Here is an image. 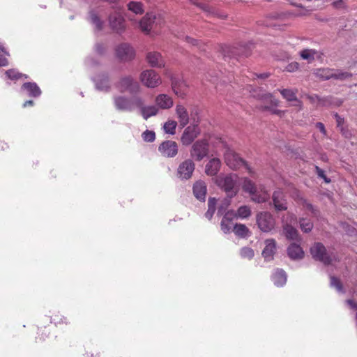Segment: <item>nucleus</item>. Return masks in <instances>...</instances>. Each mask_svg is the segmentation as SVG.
<instances>
[{"label": "nucleus", "mask_w": 357, "mask_h": 357, "mask_svg": "<svg viewBox=\"0 0 357 357\" xmlns=\"http://www.w3.org/2000/svg\"><path fill=\"white\" fill-rule=\"evenodd\" d=\"M243 189L251 195L252 200L257 203H264L269 199V194L262 185H257L249 178H245Z\"/></svg>", "instance_id": "1"}, {"label": "nucleus", "mask_w": 357, "mask_h": 357, "mask_svg": "<svg viewBox=\"0 0 357 357\" xmlns=\"http://www.w3.org/2000/svg\"><path fill=\"white\" fill-rule=\"evenodd\" d=\"M297 222L296 215L292 213H287L285 216L282 218V234L288 240L296 241L300 242L301 236L293 224Z\"/></svg>", "instance_id": "2"}, {"label": "nucleus", "mask_w": 357, "mask_h": 357, "mask_svg": "<svg viewBox=\"0 0 357 357\" xmlns=\"http://www.w3.org/2000/svg\"><path fill=\"white\" fill-rule=\"evenodd\" d=\"M251 44H241L238 46H227L225 45L222 47V54L225 58L236 59L241 56H248L250 54Z\"/></svg>", "instance_id": "3"}, {"label": "nucleus", "mask_w": 357, "mask_h": 357, "mask_svg": "<svg viewBox=\"0 0 357 357\" xmlns=\"http://www.w3.org/2000/svg\"><path fill=\"white\" fill-rule=\"evenodd\" d=\"M115 87L121 93L128 92L130 94H137L141 89L139 82L131 75L121 77L115 83Z\"/></svg>", "instance_id": "4"}, {"label": "nucleus", "mask_w": 357, "mask_h": 357, "mask_svg": "<svg viewBox=\"0 0 357 357\" xmlns=\"http://www.w3.org/2000/svg\"><path fill=\"white\" fill-rule=\"evenodd\" d=\"M310 252L314 259L324 264H330L335 259V255L333 252H327L326 248L321 243H315L310 248Z\"/></svg>", "instance_id": "5"}, {"label": "nucleus", "mask_w": 357, "mask_h": 357, "mask_svg": "<svg viewBox=\"0 0 357 357\" xmlns=\"http://www.w3.org/2000/svg\"><path fill=\"white\" fill-rule=\"evenodd\" d=\"M136 96L132 98L123 95H115L113 96V104L116 110L119 112H132L135 109V103L134 102Z\"/></svg>", "instance_id": "6"}, {"label": "nucleus", "mask_w": 357, "mask_h": 357, "mask_svg": "<svg viewBox=\"0 0 357 357\" xmlns=\"http://www.w3.org/2000/svg\"><path fill=\"white\" fill-rule=\"evenodd\" d=\"M237 176L236 174H229L224 177H219L218 185L226 192L227 195L233 197L238 191L236 185Z\"/></svg>", "instance_id": "7"}, {"label": "nucleus", "mask_w": 357, "mask_h": 357, "mask_svg": "<svg viewBox=\"0 0 357 357\" xmlns=\"http://www.w3.org/2000/svg\"><path fill=\"white\" fill-rule=\"evenodd\" d=\"M135 108L139 110V114L144 120H147L150 117L157 115L158 113V107L155 105H145L144 100L140 96H135Z\"/></svg>", "instance_id": "8"}, {"label": "nucleus", "mask_w": 357, "mask_h": 357, "mask_svg": "<svg viewBox=\"0 0 357 357\" xmlns=\"http://www.w3.org/2000/svg\"><path fill=\"white\" fill-rule=\"evenodd\" d=\"M257 224L263 232H270L275 225V220L268 212H261L257 215Z\"/></svg>", "instance_id": "9"}, {"label": "nucleus", "mask_w": 357, "mask_h": 357, "mask_svg": "<svg viewBox=\"0 0 357 357\" xmlns=\"http://www.w3.org/2000/svg\"><path fill=\"white\" fill-rule=\"evenodd\" d=\"M225 161L227 165L232 169H237L241 167H245L250 171L245 162L231 149H227L226 150L225 153Z\"/></svg>", "instance_id": "10"}, {"label": "nucleus", "mask_w": 357, "mask_h": 357, "mask_svg": "<svg viewBox=\"0 0 357 357\" xmlns=\"http://www.w3.org/2000/svg\"><path fill=\"white\" fill-rule=\"evenodd\" d=\"M142 83L148 88H155L162 81L160 75L153 70H146L140 75Z\"/></svg>", "instance_id": "11"}, {"label": "nucleus", "mask_w": 357, "mask_h": 357, "mask_svg": "<svg viewBox=\"0 0 357 357\" xmlns=\"http://www.w3.org/2000/svg\"><path fill=\"white\" fill-rule=\"evenodd\" d=\"M208 153V144L204 140L195 142L190 150V156L197 161L202 160Z\"/></svg>", "instance_id": "12"}, {"label": "nucleus", "mask_w": 357, "mask_h": 357, "mask_svg": "<svg viewBox=\"0 0 357 357\" xmlns=\"http://www.w3.org/2000/svg\"><path fill=\"white\" fill-rule=\"evenodd\" d=\"M195 165L191 159L182 162L177 169V176L181 180L190 179L195 171Z\"/></svg>", "instance_id": "13"}, {"label": "nucleus", "mask_w": 357, "mask_h": 357, "mask_svg": "<svg viewBox=\"0 0 357 357\" xmlns=\"http://www.w3.org/2000/svg\"><path fill=\"white\" fill-rule=\"evenodd\" d=\"M96 89L100 91L108 93L112 88L109 76L106 73H102L93 78Z\"/></svg>", "instance_id": "14"}, {"label": "nucleus", "mask_w": 357, "mask_h": 357, "mask_svg": "<svg viewBox=\"0 0 357 357\" xmlns=\"http://www.w3.org/2000/svg\"><path fill=\"white\" fill-rule=\"evenodd\" d=\"M158 151L164 157L174 158L178 153V145L174 141L167 140L160 144Z\"/></svg>", "instance_id": "15"}, {"label": "nucleus", "mask_w": 357, "mask_h": 357, "mask_svg": "<svg viewBox=\"0 0 357 357\" xmlns=\"http://www.w3.org/2000/svg\"><path fill=\"white\" fill-rule=\"evenodd\" d=\"M104 16L103 9L100 8L93 9L89 12V20L97 31H101L102 29L104 24L102 18Z\"/></svg>", "instance_id": "16"}, {"label": "nucleus", "mask_w": 357, "mask_h": 357, "mask_svg": "<svg viewBox=\"0 0 357 357\" xmlns=\"http://www.w3.org/2000/svg\"><path fill=\"white\" fill-rule=\"evenodd\" d=\"M109 22L111 29L117 33H121L125 29V22L120 12L111 15L109 17Z\"/></svg>", "instance_id": "17"}, {"label": "nucleus", "mask_w": 357, "mask_h": 357, "mask_svg": "<svg viewBox=\"0 0 357 357\" xmlns=\"http://www.w3.org/2000/svg\"><path fill=\"white\" fill-rule=\"evenodd\" d=\"M116 54L119 59L128 61L134 58L135 51L129 44L122 43L116 49Z\"/></svg>", "instance_id": "18"}, {"label": "nucleus", "mask_w": 357, "mask_h": 357, "mask_svg": "<svg viewBox=\"0 0 357 357\" xmlns=\"http://www.w3.org/2000/svg\"><path fill=\"white\" fill-rule=\"evenodd\" d=\"M255 93L252 94V96L260 100L261 102L264 104L263 108L264 109H269L270 107L268 105V104H270L271 106H277L278 101L273 98V96L268 93H266L262 91H259V92L254 91Z\"/></svg>", "instance_id": "19"}, {"label": "nucleus", "mask_w": 357, "mask_h": 357, "mask_svg": "<svg viewBox=\"0 0 357 357\" xmlns=\"http://www.w3.org/2000/svg\"><path fill=\"white\" fill-rule=\"evenodd\" d=\"M265 247L262 250V256L265 261H270L273 259V256L276 252V241L273 238H268L264 241Z\"/></svg>", "instance_id": "20"}, {"label": "nucleus", "mask_w": 357, "mask_h": 357, "mask_svg": "<svg viewBox=\"0 0 357 357\" xmlns=\"http://www.w3.org/2000/svg\"><path fill=\"white\" fill-rule=\"evenodd\" d=\"M172 86L174 93L177 96L183 97L185 94V89L188 87V84L182 77H172Z\"/></svg>", "instance_id": "21"}, {"label": "nucleus", "mask_w": 357, "mask_h": 357, "mask_svg": "<svg viewBox=\"0 0 357 357\" xmlns=\"http://www.w3.org/2000/svg\"><path fill=\"white\" fill-rule=\"evenodd\" d=\"M21 91L32 98H38L41 94L39 86L35 82H25L21 86Z\"/></svg>", "instance_id": "22"}, {"label": "nucleus", "mask_w": 357, "mask_h": 357, "mask_svg": "<svg viewBox=\"0 0 357 357\" xmlns=\"http://www.w3.org/2000/svg\"><path fill=\"white\" fill-rule=\"evenodd\" d=\"M206 190V184L203 181H197L193 185V194L195 197L201 202L205 201Z\"/></svg>", "instance_id": "23"}, {"label": "nucleus", "mask_w": 357, "mask_h": 357, "mask_svg": "<svg viewBox=\"0 0 357 357\" xmlns=\"http://www.w3.org/2000/svg\"><path fill=\"white\" fill-rule=\"evenodd\" d=\"M274 207L277 211H284L287 208L284 195L281 190H275L273 194Z\"/></svg>", "instance_id": "24"}, {"label": "nucleus", "mask_w": 357, "mask_h": 357, "mask_svg": "<svg viewBox=\"0 0 357 357\" xmlns=\"http://www.w3.org/2000/svg\"><path fill=\"white\" fill-rule=\"evenodd\" d=\"M199 133L198 128L197 126H194L192 127H188L183 135H182V142L185 145H188L191 144L193 140L197 137V134Z\"/></svg>", "instance_id": "25"}, {"label": "nucleus", "mask_w": 357, "mask_h": 357, "mask_svg": "<svg viewBox=\"0 0 357 357\" xmlns=\"http://www.w3.org/2000/svg\"><path fill=\"white\" fill-rule=\"evenodd\" d=\"M156 17L152 13H147L139 22V26L144 32L148 33L155 23Z\"/></svg>", "instance_id": "26"}, {"label": "nucleus", "mask_w": 357, "mask_h": 357, "mask_svg": "<svg viewBox=\"0 0 357 357\" xmlns=\"http://www.w3.org/2000/svg\"><path fill=\"white\" fill-rule=\"evenodd\" d=\"M221 162L218 158H212L206 165L205 172L208 176H215L220 169Z\"/></svg>", "instance_id": "27"}, {"label": "nucleus", "mask_w": 357, "mask_h": 357, "mask_svg": "<svg viewBox=\"0 0 357 357\" xmlns=\"http://www.w3.org/2000/svg\"><path fill=\"white\" fill-rule=\"evenodd\" d=\"M288 256L292 259H301L304 256V252L297 243H291L287 248Z\"/></svg>", "instance_id": "28"}, {"label": "nucleus", "mask_w": 357, "mask_h": 357, "mask_svg": "<svg viewBox=\"0 0 357 357\" xmlns=\"http://www.w3.org/2000/svg\"><path fill=\"white\" fill-rule=\"evenodd\" d=\"M156 105L162 109H169L173 106V100L166 94H160L155 98Z\"/></svg>", "instance_id": "29"}, {"label": "nucleus", "mask_w": 357, "mask_h": 357, "mask_svg": "<svg viewBox=\"0 0 357 357\" xmlns=\"http://www.w3.org/2000/svg\"><path fill=\"white\" fill-rule=\"evenodd\" d=\"M146 59L152 67L162 68L165 66L164 61L158 52H149Z\"/></svg>", "instance_id": "30"}, {"label": "nucleus", "mask_w": 357, "mask_h": 357, "mask_svg": "<svg viewBox=\"0 0 357 357\" xmlns=\"http://www.w3.org/2000/svg\"><path fill=\"white\" fill-rule=\"evenodd\" d=\"M272 281L277 287H282L287 282L286 273L282 269H276L271 277Z\"/></svg>", "instance_id": "31"}, {"label": "nucleus", "mask_w": 357, "mask_h": 357, "mask_svg": "<svg viewBox=\"0 0 357 357\" xmlns=\"http://www.w3.org/2000/svg\"><path fill=\"white\" fill-rule=\"evenodd\" d=\"M176 114L181 127H185L189 122V116L186 109L181 105H178L176 108Z\"/></svg>", "instance_id": "32"}, {"label": "nucleus", "mask_w": 357, "mask_h": 357, "mask_svg": "<svg viewBox=\"0 0 357 357\" xmlns=\"http://www.w3.org/2000/svg\"><path fill=\"white\" fill-rule=\"evenodd\" d=\"M298 224L301 231L304 233H309L313 228L312 221L307 218H300L298 219Z\"/></svg>", "instance_id": "33"}, {"label": "nucleus", "mask_w": 357, "mask_h": 357, "mask_svg": "<svg viewBox=\"0 0 357 357\" xmlns=\"http://www.w3.org/2000/svg\"><path fill=\"white\" fill-rule=\"evenodd\" d=\"M216 199L215 198H209L208 201V210L205 213V217L208 220H211L215 211Z\"/></svg>", "instance_id": "34"}, {"label": "nucleus", "mask_w": 357, "mask_h": 357, "mask_svg": "<svg viewBox=\"0 0 357 357\" xmlns=\"http://www.w3.org/2000/svg\"><path fill=\"white\" fill-rule=\"evenodd\" d=\"M128 10L133 13L138 15L144 13L142 4L140 2L130 1L128 4Z\"/></svg>", "instance_id": "35"}, {"label": "nucleus", "mask_w": 357, "mask_h": 357, "mask_svg": "<svg viewBox=\"0 0 357 357\" xmlns=\"http://www.w3.org/2000/svg\"><path fill=\"white\" fill-rule=\"evenodd\" d=\"M234 233L236 235L241 236V237H245L248 236V233L249 231L247 227L242 224H236L234 226L233 229Z\"/></svg>", "instance_id": "36"}, {"label": "nucleus", "mask_w": 357, "mask_h": 357, "mask_svg": "<svg viewBox=\"0 0 357 357\" xmlns=\"http://www.w3.org/2000/svg\"><path fill=\"white\" fill-rule=\"evenodd\" d=\"M6 75L11 80H17L22 77L27 78L26 75L20 73L15 69H10L6 71Z\"/></svg>", "instance_id": "37"}, {"label": "nucleus", "mask_w": 357, "mask_h": 357, "mask_svg": "<svg viewBox=\"0 0 357 357\" xmlns=\"http://www.w3.org/2000/svg\"><path fill=\"white\" fill-rule=\"evenodd\" d=\"M280 93L287 101H297L296 93L291 89H282Z\"/></svg>", "instance_id": "38"}, {"label": "nucleus", "mask_w": 357, "mask_h": 357, "mask_svg": "<svg viewBox=\"0 0 357 357\" xmlns=\"http://www.w3.org/2000/svg\"><path fill=\"white\" fill-rule=\"evenodd\" d=\"M240 255L243 259H251L255 255L254 250L249 247H243L240 250Z\"/></svg>", "instance_id": "39"}, {"label": "nucleus", "mask_w": 357, "mask_h": 357, "mask_svg": "<svg viewBox=\"0 0 357 357\" xmlns=\"http://www.w3.org/2000/svg\"><path fill=\"white\" fill-rule=\"evenodd\" d=\"M177 123L175 121H168L164 124V130L166 133L173 135L175 133V129Z\"/></svg>", "instance_id": "40"}, {"label": "nucleus", "mask_w": 357, "mask_h": 357, "mask_svg": "<svg viewBox=\"0 0 357 357\" xmlns=\"http://www.w3.org/2000/svg\"><path fill=\"white\" fill-rule=\"evenodd\" d=\"M333 76L335 79L345 80L350 78L352 76V74L349 72L338 70H335V74Z\"/></svg>", "instance_id": "41"}, {"label": "nucleus", "mask_w": 357, "mask_h": 357, "mask_svg": "<svg viewBox=\"0 0 357 357\" xmlns=\"http://www.w3.org/2000/svg\"><path fill=\"white\" fill-rule=\"evenodd\" d=\"M251 214L250 208L247 206H242L238 208L237 211V214L238 217L241 218H246L249 217Z\"/></svg>", "instance_id": "42"}, {"label": "nucleus", "mask_w": 357, "mask_h": 357, "mask_svg": "<svg viewBox=\"0 0 357 357\" xmlns=\"http://www.w3.org/2000/svg\"><path fill=\"white\" fill-rule=\"evenodd\" d=\"M315 51L312 50H303L300 55L303 59L307 60L308 61H311L314 59Z\"/></svg>", "instance_id": "43"}, {"label": "nucleus", "mask_w": 357, "mask_h": 357, "mask_svg": "<svg viewBox=\"0 0 357 357\" xmlns=\"http://www.w3.org/2000/svg\"><path fill=\"white\" fill-rule=\"evenodd\" d=\"M144 141L147 142H153L155 139V133L153 130H146L142 134Z\"/></svg>", "instance_id": "44"}, {"label": "nucleus", "mask_w": 357, "mask_h": 357, "mask_svg": "<svg viewBox=\"0 0 357 357\" xmlns=\"http://www.w3.org/2000/svg\"><path fill=\"white\" fill-rule=\"evenodd\" d=\"M0 50L2 52H0V67L6 66L8 64V59L5 56H9V53L5 50L3 45L0 44Z\"/></svg>", "instance_id": "45"}, {"label": "nucleus", "mask_w": 357, "mask_h": 357, "mask_svg": "<svg viewBox=\"0 0 357 357\" xmlns=\"http://www.w3.org/2000/svg\"><path fill=\"white\" fill-rule=\"evenodd\" d=\"M331 286L335 287L338 292H344L340 281L334 276H331Z\"/></svg>", "instance_id": "46"}, {"label": "nucleus", "mask_w": 357, "mask_h": 357, "mask_svg": "<svg viewBox=\"0 0 357 357\" xmlns=\"http://www.w3.org/2000/svg\"><path fill=\"white\" fill-rule=\"evenodd\" d=\"M233 227L232 222H228L225 220H222L221 221V229L222 231L225 234L229 233L231 230V228Z\"/></svg>", "instance_id": "47"}, {"label": "nucleus", "mask_w": 357, "mask_h": 357, "mask_svg": "<svg viewBox=\"0 0 357 357\" xmlns=\"http://www.w3.org/2000/svg\"><path fill=\"white\" fill-rule=\"evenodd\" d=\"M334 74H335L334 70L326 69V70H321V73H320V76L324 79H329L331 78L334 79V76H333Z\"/></svg>", "instance_id": "48"}, {"label": "nucleus", "mask_w": 357, "mask_h": 357, "mask_svg": "<svg viewBox=\"0 0 357 357\" xmlns=\"http://www.w3.org/2000/svg\"><path fill=\"white\" fill-rule=\"evenodd\" d=\"M298 68H299V63L298 62H292V63H289L286 66L285 70L287 72L293 73V72L296 71L298 69Z\"/></svg>", "instance_id": "49"}, {"label": "nucleus", "mask_w": 357, "mask_h": 357, "mask_svg": "<svg viewBox=\"0 0 357 357\" xmlns=\"http://www.w3.org/2000/svg\"><path fill=\"white\" fill-rule=\"evenodd\" d=\"M315 169H316V172H317V174L319 177L324 179L326 183H330L331 182V180L326 176L325 172H324V171L323 169H321V168H319L317 166L315 167Z\"/></svg>", "instance_id": "50"}, {"label": "nucleus", "mask_w": 357, "mask_h": 357, "mask_svg": "<svg viewBox=\"0 0 357 357\" xmlns=\"http://www.w3.org/2000/svg\"><path fill=\"white\" fill-rule=\"evenodd\" d=\"M236 217V214L234 211H228L227 212L222 220H225L228 222H232V220Z\"/></svg>", "instance_id": "51"}, {"label": "nucleus", "mask_w": 357, "mask_h": 357, "mask_svg": "<svg viewBox=\"0 0 357 357\" xmlns=\"http://www.w3.org/2000/svg\"><path fill=\"white\" fill-rule=\"evenodd\" d=\"M303 206L306 209L310 211L314 215H317V210L314 208V206L311 204L305 201L303 203Z\"/></svg>", "instance_id": "52"}, {"label": "nucleus", "mask_w": 357, "mask_h": 357, "mask_svg": "<svg viewBox=\"0 0 357 357\" xmlns=\"http://www.w3.org/2000/svg\"><path fill=\"white\" fill-rule=\"evenodd\" d=\"M95 50H96V52L99 54H102L105 52V45L102 43H98L96 45V47H95Z\"/></svg>", "instance_id": "53"}, {"label": "nucleus", "mask_w": 357, "mask_h": 357, "mask_svg": "<svg viewBox=\"0 0 357 357\" xmlns=\"http://www.w3.org/2000/svg\"><path fill=\"white\" fill-rule=\"evenodd\" d=\"M66 320V318H59L58 315H55L54 317V318L52 319V321H54V323L57 325V324H63V323H66V321H65Z\"/></svg>", "instance_id": "54"}, {"label": "nucleus", "mask_w": 357, "mask_h": 357, "mask_svg": "<svg viewBox=\"0 0 357 357\" xmlns=\"http://www.w3.org/2000/svg\"><path fill=\"white\" fill-rule=\"evenodd\" d=\"M185 40L187 43L192 44V45H198V40L194 38H192L189 36H185Z\"/></svg>", "instance_id": "55"}, {"label": "nucleus", "mask_w": 357, "mask_h": 357, "mask_svg": "<svg viewBox=\"0 0 357 357\" xmlns=\"http://www.w3.org/2000/svg\"><path fill=\"white\" fill-rule=\"evenodd\" d=\"M85 63L87 66H93L98 63V62L93 58H87Z\"/></svg>", "instance_id": "56"}, {"label": "nucleus", "mask_w": 357, "mask_h": 357, "mask_svg": "<svg viewBox=\"0 0 357 357\" xmlns=\"http://www.w3.org/2000/svg\"><path fill=\"white\" fill-rule=\"evenodd\" d=\"M335 118L337 121V127H340L344 123V119L339 116L337 114H335Z\"/></svg>", "instance_id": "57"}, {"label": "nucleus", "mask_w": 357, "mask_h": 357, "mask_svg": "<svg viewBox=\"0 0 357 357\" xmlns=\"http://www.w3.org/2000/svg\"><path fill=\"white\" fill-rule=\"evenodd\" d=\"M316 127L324 134V135H326V129H325V127H324V125L321 123V122H318L316 124Z\"/></svg>", "instance_id": "58"}, {"label": "nucleus", "mask_w": 357, "mask_h": 357, "mask_svg": "<svg viewBox=\"0 0 357 357\" xmlns=\"http://www.w3.org/2000/svg\"><path fill=\"white\" fill-rule=\"evenodd\" d=\"M346 302L350 306L351 308L357 310V303H355L353 300L349 299L347 300Z\"/></svg>", "instance_id": "59"}, {"label": "nucleus", "mask_w": 357, "mask_h": 357, "mask_svg": "<svg viewBox=\"0 0 357 357\" xmlns=\"http://www.w3.org/2000/svg\"><path fill=\"white\" fill-rule=\"evenodd\" d=\"M33 100H26L23 104L24 107H26L29 106H33Z\"/></svg>", "instance_id": "60"}, {"label": "nucleus", "mask_w": 357, "mask_h": 357, "mask_svg": "<svg viewBox=\"0 0 357 357\" xmlns=\"http://www.w3.org/2000/svg\"><path fill=\"white\" fill-rule=\"evenodd\" d=\"M225 212V208L222 206L219 207L218 211V215H222Z\"/></svg>", "instance_id": "61"}, {"label": "nucleus", "mask_w": 357, "mask_h": 357, "mask_svg": "<svg viewBox=\"0 0 357 357\" xmlns=\"http://www.w3.org/2000/svg\"><path fill=\"white\" fill-rule=\"evenodd\" d=\"M258 77H261V78H265V77H267L268 75L266 74H261L259 75H257Z\"/></svg>", "instance_id": "62"}, {"label": "nucleus", "mask_w": 357, "mask_h": 357, "mask_svg": "<svg viewBox=\"0 0 357 357\" xmlns=\"http://www.w3.org/2000/svg\"><path fill=\"white\" fill-rule=\"evenodd\" d=\"M273 112L275 113V114H279V113H280V111L276 110V109H273Z\"/></svg>", "instance_id": "63"}]
</instances>
